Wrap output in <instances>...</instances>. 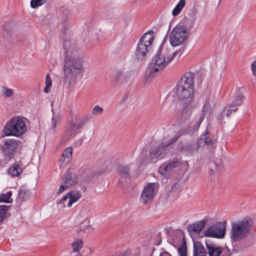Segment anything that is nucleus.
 <instances>
[{
    "label": "nucleus",
    "mask_w": 256,
    "mask_h": 256,
    "mask_svg": "<svg viewBox=\"0 0 256 256\" xmlns=\"http://www.w3.org/2000/svg\"><path fill=\"white\" fill-rule=\"evenodd\" d=\"M196 10H194L193 12H192V20H191V21H190V28H192L195 22V21L196 20Z\"/></svg>",
    "instance_id": "37998d69"
},
{
    "label": "nucleus",
    "mask_w": 256,
    "mask_h": 256,
    "mask_svg": "<svg viewBox=\"0 0 256 256\" xmlns=\"http://www.w3.org/2000/svg\"><path fill=\"white\" fill-rule=\"evenodd\" d=\"M26 131L24 120L20 117H14L5 125L2 130L4 136H20Z\"/></svg>",
    "instance_id": "423d86ee"
},
{
    "label": "nucleus",
    "mask_w": 256,
    "mask_h": 256,
    "mask_svg": "<svg viewBox=\"0 0 256 256\" xmlns=\"http://www.w3.org/2000/svg\"><path fill=\"white\" fill-rule=\"evenodd\" d=\"M224 114V113H223V112H222L221 114Z\"/></svg>",
    "instance_id": "4d7b16f0"
},
{
    "label": "nucleus",
    "mask_w": 256,
    "mask_h": 256,
    "mask_svg": "<svg viewBox=\"0 0 256 256\" xmlns=\"http://www.w3.org/2000/svg\"><path fill=\"white\" fill-rule=\"evenodd\" d=\"M193 256H206L204 248L198 242L194 244Z\"/></svg>",
    "instance_id": "412c9836"
},
{
    "label": "nucleus",
    "mask_w": 256,
    "mask_h": 256,
    "mask_svg": "<svg viewBox=\"0 0 256 256\" xmlns=\"http://www.w3.org/2000/svg\"><path fill=\"white\" fill-rule=\"evenodd\" d=\"M82 58L64 60V78L70 82L82 78L84 72Z\"/></svg>",
    "instance_id": "7ed1b4c3"
},
{
    "label": "nucleus",
    "mask_w": 256,
    "mask_h": 256,
    "mask_svg": "<svg viewBox=\"0 0 256 256\" xmlns=\"http://www.w3.org/2000/svg\"><path fill=\"white\" fill-rule=\"evenodd\" d=\"M92 119V117L90 116H86L84 118H82V122H84V124H86L87 122L90 121Z\"/></svg>",
    "instance_id": "a18cd8bd"
},
{
    "label": "nucleus",
    "mask_w": 256,
    "mask_h": 256,
    "mask_svg": "<svg viewBox=\"0 0 256 256\" xmlns=\"http://www.w3.org/2000/svg\"><path fill=\"white\" fill-rule=\"evenodd\" d=\"M206 247L209 256H230V252L224 248L218 246L216 244L210 242H206Z\"/></svg>",
    "instance_id": "ddd939ff"
},
{
    "label": "nucleus",
    "mask_w": 256,
    "mask_h": 256,
    "mask_svg": "<svg viewBox=\"0 0 256 256\" xmlns=\"http://www.w3.org/2000/svg\"><path fill=\"white\" fill-rule=\"evenodd\" d=\"M72 132H73L71 130V131L70 132V134H72ZM68 135L72 136V135H71V134H68Z\"/></svg>",
    "instance_id": "603ef678"
},
{
    "label": "nucleus",
    "mask_w": 256,
    "mask_h": 256,
    "mask_svg": "<svg viewBox=\"0 0 256 256\" xmlns=\"http://www.w3.org/2000/svg\"><path fill=\"white\" fill-rule=\"evenodd\" d=\"M88 210L86 207H82L80 212L79 213V214L83 218H86L88 214Z\"/></svg>",
    "instance_id": "79ce46f5"
},
{
    "label": "nucleus",
    "mask_w": 256,
    "mask_h": 256,
    "mask_svg": "<svg viewBox=\"0 0 256 256\" xmlns=\"http://www.w3.org/2000/svg\"><path fill=\"white\" fill-rule=\"evenodd\" d=\"M8 172L12 176H18L22 172V168L20 164L16 163L10 168Z\"/></svg>",
    "instance_id": "bb28decb"
},
{
    "label": "nucleus",
    "mask_w": 256,
    "mask_h": 256,
    "mask_svg": "<svg viewBox=\"0 0 256 256\" xmlns=\"http://www.w3.org/2000/svg\"><path fill=\"white\" fill-rule=\"evenodd\" d=\"M252 227L251 221L247 218L231 222L230 238L232 242H238L246 238Z\"/></svg>",
    "instance_id": "f03ea898"
},
{
    "label": "nucleus",
    "mask_w": 256,
    "mask_h": 256,
    "mask_svg": "<svg viewBox=\"0 0 256 256\" xmlns=\"http://www.w3.org/2000/svg\"><path fill=\"white\" fill-rule=\"evenodd\" d=\"M238 90V88H236V90Z\"/></svg>",
    "instance_id": "13d9d810"
},
{
    "label": "nucleus",
    "mask_w": 256,
    "mask_h": 256,
    "mask_svg": "<svg viewBox=\"0 0 256 256\" xmlns=\"http://www.w3.org/2000/svg\"><path fill=\"white\" fill-rule=\"evenodd\" d=\"M226 231V226L219 222L210 226L205 232L204 235L208 237L224 238Z\"/></svg>",
    "instance_id": "6e6552de"
},
{
    "label": "nucleus",
    "mask_w": 256,
    "mask_h": 256,
    "mask_svg": "<svg viewBox=\"0 0 256 256\" xmlns=\"http://www.w3.org/2000/svg\"><path fill=\"white\" fill-rule=\"evenodd\" d=\"M164 150L162 145L158 146V148H153L150 151V158L152 160L157 158L162 154V151Z\"/></svg>",
    "instance_id": "a878e982"
},
{
    "label": "nucleus",
    "mask_w": 256,
    "mask_h": 256,
    "mask_svg": "<svg viewBox=\"0 0 256 256\" xmlns=\"http://www.w3.org/2000/svg\"><path fill=\"white\" fill-rule=\"evenodd\" d=\"M160 233H158L156 234L157 237H158L160 238V240L156 244V245L160 244L162 242L161 238H160Z\"/></svg>",
    "instance_id": "09e8293b"
},
{
    "label": "nucleus",
    "mask_w": 256,
    "mask_h": 256,
    "mask_svg": "<svg viewBox=\"0 0 256 256\" xmlns=\"http://www.w3.org/2000/svg\"><path fill=\"white\" fill-rule=\"evenodd\" d=\"M119 256H132V254L130 252L124 251L120 254Z\"/></svg>",
    "instance_id": "49530a36"
},
{
    "label": "nucleus",
    "mask_w": 256,
    "mask_h": 256,
    "mask_svg": "<svg viewBox=\"0 0 256 256\" xmlns=\"http://www.w3.org/2000/svg\"><path fill=\"white\" fill-rule=\"evenodd\" d=\"M12 192L11 191L8 192L6 194H2L0 196V202L6 203H12V200L11 198Z\"/></svg>",
    "instance_id": "7c9ffc66"
},
{
    "label": "nucleus",
    "mask_w": 256,
    "mask_h": 256,
    "mask_svg": "<svg viewBox=\"0 0 256 256\" xmlns=\"http://www.w3.org/2000/svg\"><path fill=\"white\" fill-rule=\"evenodd\" d=\"M94 228L90 225H82L77 230V232L81 236H86L92 232Z\"/></svg>",
    "instance_id": "393cba45"
},
{
    "label": "nucleus",
    "mask_w": 256,
    "mask_h": 256,
    "mask_svg": "<svg viewBox=\"0 0 256 256\" xmlns=\"http://www.w3.org/2000/svg\"><path fill=\"white\" fill-rule=\"evenodd\" d=\"M88 37H92L94 35V32L92 31L88 32Z\"/></svg>",
    "instance_id": "8fccbe9b"
},
{
    "label": "nucleus",
    "mask_w": 256,
    "mask_h": 256,
    "mask_svg": "<svg viewBox=\"0 0 256 256\" xmlns=\"http://www.w3.org/2000/svg\"><path fill=\"white\" fill-rule=\"evenodd\" d=\"M186 4L185 0H180L172 12L174 16H178L182 11Z\"/></svg>",
    "instance_id": "c756f323"
},
{
    "label": "nucleus",
    "mask_w": 256,
    "mask_h": 256,
    "mask_svg": "<svg viewBox=\"0 0 256 256\" xmlns=\"http://www.w3.org/2000/svg\"><path fill=\"white\" fill-rule=\"evenodd\" d=\"M194 74L192 72H186L181 77L178 84L194 88Z\"/></svg>",
    "instance_id": "f3484780"
},
{
    "label": "nucleus",
    "mask_w": 256,
    "mask_h": 256,
    "mask_svg": "<svg viewBox=\"0 0 256 256\" xmlns=\"http://www.w3.org/2000/svg\"><path fill=\"white\" fill-rule=\"evenodd\" d=\"M222 0H219V3H220L222 2Z\"/></svg>",
    "instance_id": "864d4df0"
},
{
    "label": "nucleus",
    "mask_w": 256,
    "mask_h": 256,
    "mask_svg": "<svg viewBox=\"0 0 256 256\" xmlns=\"http://www.w3.org/2000/svg\"><path fill=\"white\" fill-rule=\"evenodd\" d=\"M72 148H67L62 152V157L60 160V164L62 165L64 163H66L69 162L72 158Z\"/></svg>",
    "instance_id": "4be33fe9"
},
{
    "label": "nucleus",
    "mask_w": 256,
    "mask_h": 256,
    "mask_svg": "<svg viewBox=\"0 0 256 256\" xmlns=\"http://www.w3.org/2000/svg\"><path fill=\"white\" fill-rule=\"evenodd\" d=\"M81 198L80 192L76 190H71L64 196L60 201L59 204L64 208H70Z\"/></svg>",
    "instance_id": "9b49d317"
},
{
    "label": "nucleus",
    "mask_w": 256,
    "mask_h": 256,
    "mask_svg": "<svg viewBox=\"0 0 256 256\" xmlns=\"http://www.w3.org/2000/svg\"><path fill=\"white\" fill-rule=\"evenodd\" d=\"M64 46L66 52L64 60L82 58L78 56L79 50L74 44L71 43L69 41H65L64 44Z\"/></svg>",
    "instance_id": "4468645a"
},
{
    "label": "nucleus",
    "mask_w": 256,
    "mask_h": 256,
    "mask_svg": "<svg viewBox=\"0 0 256 256\" xmlns=\"http://www.w3.org/2000/svg\"><path fill=\"white\" fill-rule=\"evenodd\" d=\"M83 246V240L81 238L76 239L72 244V251L78 254Z\"/></svg>",
    "instance_id": "cd10ccee"
},
{
    "label": "nucleus",
    "mask_w": 256,
    "mask_h": 256,
    "mask_svg": "<svg viewBox=\"0 0 256 256\" xmlns=\"http://www.w3.org/2000/svg\"><path fill=\"white\" fill-rule=\"evenodd\" d=\"M206 222V220L204 219L194 224L192 226L189 227V229L194 232L199 233L204 229Z\"/></svg>",
    "instance_id": "5701e85b"
},
{
    "label": "nucleus",
    "mask_w": 256,
    "mask_h": 256,
    "mask_svg": "<svg viewBox=\"0 0 256 256\" xmlns=\"http://www.w3.org/2000/svg\"><path fill=\"white\" fill-rule=\"evenodd\" d=\"M118 171L119 174L122 177L128 178L130 176V169L127 166H120Z\"/></svg>",
    "instance_id": "2f4dec72"
},
{
    "label": "nucleus",
    "mask_w": 256,
    "mask_h": 256,
    "mask_svg": "<svg viewBox=\"0 0 256 256\" xmlns=\"http://www.w3.org/2000/svg\"><path fill=\"white\" fill-rule=\"evenodd\" d=\"M82 140H80V144H82Z\"/></svg>",
    "instance_id": "3c124183"
},
{
    "label": "nucleus",
    "mask_w": 256,
    "mask_h": 256,
    "mask_svg": "<svg viewBox=\"0 0 256 256\" xmlns=\"http://www.w3.org/2000/svg\"><path fill=\"white\" fill-rule=\"evenodd\" d=\"M31 196L29 190L24 188H20L18 193V198L22 200H28L31 197Z\"/></svg>",
    "instance_id": "c85d7f7f"
},
{
    "label": "nucleus",
    "mask_w": 256,
    "mask_h": 256,
    "mask_svg": "<svg viewBox=\"0 0 256 256\" xmlns=\"http://www.w3.org/2000/svg\"><path fill=\"white\" fill-rule=\"evenodd\" d=\"M180 256H188L186 252V246L185 244L180 246L178 250Z\"/></svg>",
    "instance_id": "a19ab883"
},
{
    "label": "nucleus",
    "mask_w": 256,
    "mask_h": 256,
    "mask_svg": "<svg viewBox=\"0 0 256 256\" xmlns=\"http://www.w3.org/2000/svg\"><path fill=\"white\" fill-rule=\"evenodd\" d=\"M182 107L180 118V122H186L190 120L192 110V102L194 98V90H188L175 93Z\"/></svg>",
    "instance_id": "20e7f679"
},
{
    "label": "nucleus",
    "mask_w": 256,
    "mask_h": 256,
    "mask_svg": "<svg viewBox=\"0 0 256 256\" xmlns=\"http://www.w3.org/2000/svg\"><path fill=\"white\" fill-rule=\"evenodd\" d=\"M180 165V162L177 160H172L166 165H162L159 168V172L162 175H164L166 172H170L172 170Z\"/></svg>",
    "instance_id": "6ab92c4d"
},
{
    "label": "nucleus",
    "mask_w": 256,
    "mask_h": 256,
    "mask_svg": "<svg viewBox=\"0 0 256 256\" xmlns=\"http://www.w3.org/2000/svg\"><path fill=\"white\" fill-rule=\"evenodd\" d=\"M200 140H204V142L206 144H213V140L208 137V132H206L204 134H202L200 138Z\"/></svg>",
    "instance_id": "c9c22d12"
},
{
    "label": "nucleus",
    "mask_w": 256,
    "mask_h": 256,
    "mask_svg": "<svg viewBox=\"0 0 256 256\" xmlns=\"http://www.w3.org/2000/svg\"><path fill=\"white\" fill-rule=\"evenodd\" d=\"M60 122V118L59 114H54L52 118L50 124V130L54 134L56 132V128L57 126L59 124Z\"/></svg>",
    "instance_id": "b1692460"
},
{
    "label": "nucleus",
    "mask_w": 256,
    "mask_h": 256,
    "mask_svg": "<svg viewBox=\"0 0 256 256\" xmlns=\"http://www.w3.org/2000/svg\"><path fill=\"white\" fill-rule=\"evenodd\" d=\"M178 53V51L172 52L167 48L161 46L149 64V70L151 72H156L162 70L172 61Z\"/></svg>",
    "instance_id": "f257e3e1"
},
{
    "label": "nucleus",
    "mask_w": 256,
    "mask_h": 256,
    "mask_svg": "<svg viewBox=\"0 0 256 256\" xmlns=\"http://www.w3.org/2000/svg\"><path fill=\"white\" fill-rule=\"evenodd\" d=\"M188 90H194V88L187 86H186L184 85H182V84H177L176 86L174 89V91L176 93V92H183V91H186Z\"/></svg>",
    "instance_id": "473e14b6"
},
{
    "label": "nucleus",
    "mask_w": 256,
    "mask_h": 256,
    "mask_svg": "<svg viewBox=\"0 0 256 256\" xmlns=\"http://www.w3.org/2000/svg\"><path fill=\"white\" fill-rule=\"evenodd\" d=\"M154 33L150 30L144 34L139 40L135 52L137 59L142 60L150 52L154 39Z\"/></svg>",
    "instance_id": "39448f33"
},
{
    "label": "nucleus",
    "mask_w": 256,
    "mask_h": 256,
    "mask_svg": "<svg viewBox=\"0 0 256 256\" xmlns=\"http://www.w3.org/2000/svg\"><path fill=\"white\" fill-rule=\"evenodd\" d=\"M114 78L116 82L124 84L130 80V76L124 72L122 69H116L114 73Z\"/></svg>",
    "instance_id": "a211bd4d"
},
{
    "label": "nucleus",
    "mask_w": 256,
    "mask_h": 256,
    "mask_svg": "<svg viewBox=\"0 0 256 256\" xmlns=\"http://www.w3.org/2000/svg\"><path fill=\"white\" fill-rule=\"evenodd\" d=\"M224 114V113H223V112H222L221 114Z\"/></svg>",
    "instance_id": "6e6d98bb"
},
{
    "label": "nucleus",
    "mask_w": 256,
    "mask_h": 256,
    "mask_svg": "<svg viewBox=\"0 0 256 256\" xmlns=\"http://www.w3.org/2000/svg\"><path fill=\"white\" fill-rule=\"evenodd\" d=\"M188 32L186 28L178 25L173 28L170 36V42L173 46L181 44L186 38Z\"/></svg>",
    "instance_id": "0eeeda50"
},
{
    "label": "nucleus",
    "mask_w": 256,
    "mask_h": 256,
    "mask_svg": "<svg viewBox=\"0 0 256 256\" xmlns=\"http://www.w3.org/2000/svg\"><path fill=\"white\" fill-rule=\"evenodd\" d=\"M203 118H199L196 120L192 121L188 126V127L186 129L180 130L176 134L172 139V142L176 140L180 136L186 134H192L196 131L200 124H201Z\"/></svg>",
    "instance_id": "f8f14e48"
},
{
    "label": "nucleus",
    "mask_w": 256,
    "mask_h": 256,
    "mask_svg": "<svg viewBox=\"0 0 256 256\" xmlns=\"http://www.w3.org/2000/svg\"><path fill=\"white\" fill-rule=\"evenodd\" d=\"M20 141L15 139H9L4 142V146L0 147L1 150L6 155L12 154L20 145Z\"/></svg>",
    "instance_id": "2eb2a0df"
},
{
    "label": "nucleus",
    "mask_w": 256,
    "mask_h": 256,
    "mask_svg": "<svg viewBox=\"0 0 256 256\" xmlns=\"http://www.w3.org/2000/svg\"><path fill=\"white\" fill-rule=\"evenodd\" d=\"M77 182V176L68 172L62 176V184L60 185L58 194H60L74 185Z\"/></svg>",
    "instance_id": "1a4fd4ad"
},
{
    "label": "nucleus",
    "mask_w": 256,
    "mask_h": 256,
    "mask_svg": "<svg viewBox=\"0 0 256 256\" xmlns=\"http://www.w3.org/2000/svg\"><path fill=\"white\" fill-rule=\"evenodd\" d=\"M160 256H172L167 252H164L160 253Z\"/></svg>",
    "instance_id": "de8ad7c7"
},
{
    "label": "nucleus",
    "mask_w": 256,
    "mask_h": 256,
    "mask_svg": "<svg viewBox=\"0 0 256 256\" xmlns=\"http://www.w3.org/2000/svg\"><path fill=\"white\" fill-rule=\"evenodd\" d=\"M104 112V108L98 105H96L92 110V114L94 116L101 114Z\"/></svg>",
    "instance_id": "ea45409f"
},
{
    "label": "nucleus",
    "mask_w": 256,
    "mask_h": 256,
    "mask_svg": "<svg viewBox=\"0 0 256 256\" xmlns=\"http://www.w3.org/2000/svg\"><path fill=\"white\" fill-rule=\"evenodd\" d=\"M46 2V0H32L30 2V6L32 8H35L37 7L42 6Z\"/></svg>",
    "instance_id": "4c0bfd02"
},
{
    "label": "nucleus",
    "mask_w": 256,
    "mask_h": 256,
    "mask_svg": "<svg viewBox=\"0 0 256 256\" xmlns=\"http://www.w3.org/2000/svg\"><path fill=\"white\" fill-rule=\"evenodd\" d=\"M155 186L154 183H149L144 186L140 196V200L142 204H147L152 200L155 194Z\"/></svg>",
    "instance_id": "9d476101"
},
{
    "label": "nucleus",
    "mask_w": 256,
    "mask_h": 256,
    "mask_svg": "<svg viewBox=\"0 0 256 256\" xmlns=\"http://www.w3.org/2000/svg\"><path fill=\"white\" fill-rule=\"evenodd\" d=\"M84 122H80L78 124H74L73 122H71L70 124V128H71L72 132L71 135L75 134V130H80L84 125Z\"/></svg>",
    "instance_id": "72a5a7b5"
},
{
    "label": "nucleus",
    "mask_w": 256,
    "mask_h": 256,
    "mask_svg": "<svg viewBox=\"0 0 256 256\" xmlns=\"http://www.w3.org/2000/svg\"><path fill=\"white\" fill-rule=\"evenodd\" d=\"M252 70L253 74L256 76V60L252 64Z\"/></svg>",
    "instance_id": "c03bdc74"
},
{
    "label": "nucleus",
    "mask_w": 256,
    "mask_h": 256,
    "mask_svg": "<svg viewBox=\"0 0 256 256\" xmlns=\"http://www.w3.org/2000/svg\"><path fill=\"white\" fill-rule=\"evenodd\" d=\"M224 114V113H223V112H222L221 114Z\"/></svg>",
    "instance_id": "5fc2aeb1"
},
{
    "label": "nucleus",
    "mask_w": 256,
    "mask_h": 256,
    "mask_svg": "<svg viewBox=\"0 0 256 256\" xmlns=\"http://www.w3.org/2000/svg\"><path fill=\"white\" fill-rule=\"evenodd\" d=\"M9 207L10 206L6 205L0 206V222L4 219L5 214L8 210Z\"/></svg>",
    "instance_id": "58836bf2"
},
{
    "label": "nucleus",
    "mask_w": 256,
    "mask_h": 256,
    "mask_svg": "<svg viewBox=\"0 0 256 256\" xmlns=\"http://www.w3.org/2000/svg\"><path fill=\"white\" fill-rule=\"evenodd\" d=\"M2 88L3 95L6 97H11L14 95V92L11 88L4 86H2Z\"/></svg>",
    "instance_id": "e433bc0d"
},
{
    "label": "nucleus",
    "mask_w": 256,
    "mask_h": 256,
    "mask_svg": "<svg viewBox=\"0 0 256 256\" xmlns=\"http://www.w3.org/2000/svg\"><path fill=\"white\" fill-rule=\"evenodd\" d=\"M197 146H195L194 142L186 143L180 147V150L183 152L192 154L196 150Z\"/></svg>",
    "instance_id": "aec40b11"
},
{
    "label": "nucleus",
    "mask_w": 256,
    "mask_h": 256,
    "mask_svg": "<svg viewBox=\"0 0 256 256\" xmlns=\"http://www.w3.org/2000/svg\"><path fill=\"white\" fill-rule=\"evenodd\" d=\"M46 86L44 89V92L46 93H48L50 91V88L52 84V81L48 74L46 75Z\"/></svg>",
    "instance_id": "f704fd0d"
},
{
    "label": "nucleus",
    "mask_w": 256,
    "mask_h": 256,
    "mask_svg": "<svg viewBox=\"0 0 256 256\" xmlns=\"http://www.w3.org/2000/svg\"><path fill=\"white\" fill-rule=\"evenodd\" d=\"M244 97L242 92H238L234 98L230 106L227 108L226 116L229 117L232 112H236L240 106Z\"/></svg>",
    "instance_id": "dca6fc26"
}]
</instances>
